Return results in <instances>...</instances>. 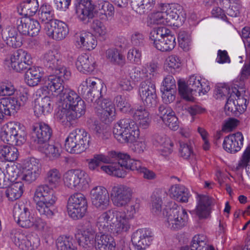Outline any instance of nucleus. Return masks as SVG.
Listing matches in <instances>:
<instances>
[{"mask_svg":"<svg viewBox=\"0 0 250 250\" xmlns=\"http://www.w3.org/2000/svg\"><path fill=\"white\" fill-rule=\"evenodd\" d=\"M56 101L60 108L55 116L62 123L75 120L85 113L84 102L75 91L70 88H65L56 99Z\"/></svg>","mask_w":250,"mask_h":250,"instance_id":"nucleus-1","label":"nucleus"},{"mask_svg":"<svg viewBox=\"0 0 250 250\" xmlns=\"http://www.w3.org/2000/svg\"><path fill=\"white\" fill-rule=\"evenodd\" d=\"M114 138L120 143H133L131 150L136 154L143 153L146 149L143 139H139L140 131L137 124L129 119L119 120L113 128Z\"/></svg>","mask_w":250,"mask_h":250,"instance_id":"nucleus-2","label":"nucleus"},{"mask_svg":"<svg viewBox=\"0 0 250 250\" xmlns=\"http://www.w3.org/2000/svg\"><path fill=\"white\" fill-rule=\"evenodd\" d=\"M182 8L175 3H160L158 11L150 17L151 23L179 26L184 21Z\"/></svg>","mask_w":250,"mask_h":250,"instance_id":"nucleus-3","label":"nucleus"},{"mask_svg":"<svg viewBox=\"0 0 250 250\" xmlns=\"http://www.w3.org/2000/svg\"><path fill=\"white\" fill-rule=\"evenodd\" d=\"M34 200L41 215L50 218L54 214V205L57 200L54 191L48 186L41 185L36 189Z\"/></svg>","mask_w":250,"mask_h":250,"instance_id":"nucleus-4","label":"nucleus"},{"mask_svg":"<svg viewBox=\"0 0 250 250\" xmlns=\"http://www.w3.org/2000/svg\"><path fill=\"white\" fill-rule=\"evenodd\" d=\"M179 92L184 99L192 101L194 92H198L199 95H205L210 90L208 82L199 76L192 75L187 81V85L184 82L178 83Z\"/></svg>","mask_w":250,"mask_h":250,"instance_id":"nucleus-5","label":"nucleus"},{"mask_svg":"<svg viewBox=\"0 0 250 250\" xmlns=\"http://www.w3.org/2000/svg\"><path fill=\"white\" fill-rule=\"evenodd\" d=\"M90 139V134L84 129H75L65 139V150L70 153H81L88 147Z\"/></svg>","mask_w":250,"mask_h":250,"instance_id":"nucleus-6","label":"nucleus"},{"mask_svg":"<svg viewBox=\"0 0 250 250\" xmlns=\"http://www.w3.org/2000/svg\"><path fill=\"white\" fill-rule=\"evenodd\" d=\"M117 217L116 209H111L101 213L97 218L96 226L99 231L114 235H122L124 232Z\"/></svg>","mask_w":250,"mask_h":250,"instance_id":"nucleus-7","label":"nucleus"},{"mask_svg":"<svg viewBox=\"0 0 250 250\" xmlns=\"http://www.w3.org/2000/svg\"><path fill=\"white\" fill-rule=\"evenodd\" d=\"M65 186L75 190H83L87 188L90 178L84 171L79 169H72L66 171L63 175Z\"/></svg>","mask_w":250,"mask_h":250,"instance_id":"nucleus-8","label":"nucleus"},{"mask_svg":"<svg viewBox=\"0 0 250 250\" xmlns=\"http://www.w3.org/2000/svg\"><path fill=\"white\" fill-rule=\"evenodd\" d=\"M188 221V213L183 208L174 204L171 208L166 209L164 223L169 229H180L187 225Z\"/></svg>","mask_w":250,"mask_h":250,"instance_id":"nucleus-9","label":"nucleus"},{"mask_svg":"<svg viewBox=\"0 0 250 250\" xmlns=\"http://www.w3.org/2000/svg\"><path fill=\"white\" fill-rule=\"evenodd\" d=\"M61 74L50 75L44 81V85L37 91V94H46L47 93L52 94V97L58 98L65 90L63 85L64 80H68L71 75L69 71V76L66 77Z\"/></svg>","mask_w":250,"mask_h":250,"instance_id":"nucleus-10","label":"nucleus"},{"mask_svg":"<svg viewBox=\"0 0 250 250\" xmlns=\"http://www.w3.org/2000/svg\"><path fill=\"white\" fill-rule=\"evenodd\" d=\"M87 200L81 193H75L68 199L67 212L69 216L74 220L83 218L87 213Z\"/></svg>","mask_w":250,"mask_h":250,"instance_id":"nucleus-11","label":"nucleus"},{"mask_svg":"<svg viewBox=\"0 0 250 250\" xmlns=\"http://www.w3.org/2000/svg\"><path fill=\"white\" fill-rule=\"evenodd\" d=\"M107 156L109 159V163L113 160L117 162L107 166H102L101 169L110 175L120 178L125 177L126 171L122 168L121 164L125 159H127L128 154L111 150L108 152Z\"/></svg>","mask_w":250,"mask_h":250,"instance_id":"nucleus-12","label":"nucleus"},{"mask_svg":"<svg viewBox=\"0 0 250 250\" xmlns=\"http://www.w3.org/2000/svg\"><path fill=\"white\" fill-rule=\"evenodd\" d=\"M32 63L31 55L22 49L18 50L4 60V64L17 72L26 69Z\"/></svg>","mask_w":250,"mask_h":250,"instance_id":"nucleus-13","label":"nucleus"},{"mask_svg":"<svg viewBox=\"0 0 250 250\" xmlns=\"http://www.w3.org/2000/svg\"><path fill=\"white\" fill-rule=\"evenodd\" d=\"M138 95L143 104L146 108L155 107L158 97L155 83L150 79L143 81L140 84Z\"/></svg>","mask_w":250,"mask_h":250,"instance_id":"nucleus-14","label":"nucleus"},{"mask_svg":"<svg viewBox=\"0 0 250 250\" xmlns=\"http://www.w3.org/2000/svg\"><path fill=\"white\" fill-rule=\"evenodd\" d=\"M104 86L103 82L95 77H89L83 81L79 87L81 94L86 93L85 98L93 102L102 96V90Z\"/></svg>","mask_w":250,"mask_h":250,"instance_id":"nucleus-15","label":"nucleus"},{"mask_svg":"<svg viewBox=\"0 0 250 250\" xmlns=\"http://www.w3.org/2000/svg\"><path fill=\"white\" fill-rule=\"evenodd\" d=\"M44 62L48 69L54 74H61L67 77L69 70L64 65L61 55L56 49L47 51L43 56Z\"/></svg>","mask_w":250,"mask_h":250,"instance_id":"nucleus-16","label":"nucleus"},{"mask_svg":"<svg viewBox=\"0 0 250 250\" xmlns=\"http://www.w3.org/2000/svg\"><path fill=\"white\" fill-rule=\"evenodd\" d=\"M132 195L131 188L124 185L113 187L110 192L112 204L117 208L126 207L131 201Z\"/></svg>","mask_w":250,"mask_h":250,"instance_id":"nucleus-17","label":"nucleus"},{"mask_svg":"<svg viewBox=\"0 0 250 250\" xmlns=\"http://www.w3.org/2000/svg\"><path fill=\"white\" fill-rule=\"evenodd\" d=\"M95 108L101 120L105 124H110L116 119L117 113L114 104L107 99L95 100Z\"/></svg>","mask_w":250,"mask_h":250,"instance_id":"nucleus-18","label":"nucleus"},{"mask_svg":"<svg viewBox=\"0 0 250 250\" xmlns=\"http://www.w3.org/2000/svg\"><path fill=\"white\" fill-rule=\"evenodd\" d=\"M13 216L19 225L25 228H32L35 217V215L30 212L27 206L21 202L14 206Z\"/></svg>","mask_w":250,"mask_h":250,"instance_id":"nucleus-19","label":"nucleus"},{"mask_svg":"<svg viewBox=\"0 0 250 250\" xmlns=\"http://www.w3.org/2000/svg\"><path fill=\"white\" fill-rule=\"evenodd\" d=\"M42 172V165L38 159L31 158L25 161L22 168V180L31 183L35 181Z\"/></svg>","mask_w":250,"mask_h":250,"instance_id":"nucleus-20","label":"nucleus"},{"mask_svg":"<svg viewBox=\"0 0 250 250\" xmlns=\"http://www.w3.org/2000/svg\"><path fill=\"white\" fill-rule=\"evenodd\" d=\"M12 239L15 245L22 250H33L40 245V238L34 233L26 234L16 231Z\"/></svg>","mask_w":250,"mask_h":250,"instance_id":"nucleus-21","label":"nucleus"},{"mask_svg":"<svg viewBox=\"0 0 250 250\" xmlns=\"http://www.w3.org/2000/svg\"><path fill=\"white\" fill-rule=\"evenodd\" d=\"M98 235L91 223L86 222L76 234L79 245L85 248L93 247L96 236Z\"/></svg>","mask_w":250,"mask_h":250,"instance_id":"nucleus-22","label":"nucleus"},{"mask_svg":"<svg viewBox=\"0 0 250 250\" xmlns=\"http://www.w3.org/2000/svg\"><path fill=\"white\" fill-rule=\"evenodd\" d=\"M90 197L93 206L98 209H107L110 204L107 190L102 186H96L90 191Z\"/></svg>","mask_w":250,"mask_h":250,"instance_id":"nucleus-23","label":"nucleus"},{"mask_svg":"<svg viewBox=\"0 0 250 250\" xmlns=\"http://www.w3.org/2000/svg\"><path fill=\"white\" fill-rule=\"evenodd\" d=\"M153 240L152 231L146 228L136 230L132 235L131 241L136 250H145Z\"/></svg>","mask_w":250,"mask_h":250,"instance_id":"nucleus-24","label":"nucleus"},{"mask_svg":"<svg viewBox=\"0 0 250 250\" xmlns=\"http://www.w3.org/2000/svg\"><path fill=\"white\" fill-rule=\"evenodd\" d=\"M139 209V204L135 203L130 206H127L125 210L116 209L117 217L119 220L124 233L129 231L131 228L130 220L135 217Z\"/></svg>","mask_w":250,"mask_h":250,"instance_id":"nucleus-25","label":"nucleus"},{"mask_svg":"<svg viewBox=\"0 0 250 250\" xmlns=\"http://www.w3.org/2000/svg\"><path fill=\"white\" fill-rule=\"evenodd\" d=\"M44 30L49 38L56 40H62L64 39L69 31L67 24L59 20H56L53 22L47 24L44 26Z\"/></svg>","mask_w":250,"mask_h":250,"instance_id":"nucleus-26","label":"nucleus"},{"mask_svg":"<svg viewBox=\"0 0 250 250\" xmlns=\"http://www.w3.org/2000/svg\"><path fill=\"white\" fill-rule=\"evenodd\" d=\"M17 29L23 35L35 36L38 34L41 26L39 21L29 17L21 18L17 21Z\"/></svg>","mask_w":250,"mask_h":250,"instance_id":"nucleus-27","label":"nucleus"},{"mask_svg":"<svg viewBox=\"0 0 250 250\" xmlns=\"http://www.w3.org/2000/svg\"><path fill=\"white\" fill-rule=\"evenodd\" d=\"M243 142L244 137L242 133L237 132L224 138L223 147L227 152L234 154L241 150L243 146Z\"/></svg>","mask_w":250,"mask_h":250,"instance_id":"nucleus-28","label":"nucleus"},{"mask_svg":"<svg viewBox=\"0 0 250 250\" xmlns=\"http://www.w3.org/2000/svg\"><path fill=\"white\" fill-rule=\"evenodd\" d=\"M51 135V129L44 123H36L32 126V136L37 146L47 143Z\"/></svg>","mask_w":250,"mask_h":250,"instance_id":"nucleus-29","label":"nucleus"},{"mask_svg":"<svg viewBox=\"0 0 250 250\" xmlns=\"http://www.w3.org/2000/svg\"><path fill=\"white\" fill-rule=\"evenodd\" d=\"M77 5L76 12L79 19L84 23L94 17V5L90 0H75Z\"/></svg>","mask_w":250,"mask_h":250,"instance_id":"nucleus-30","label":"nucleus"},{"mask_svg":"<svg viewBox=\"0 0 250 250\" xmlns=\"http://www.w3.org/2000/svg\"><path fill=\"white\" fill-rule=\"evenodd\" d=\"M56 101L55 97L45 96L35 100L34 105V113L37 117L50 113L53 108V105Z\"/></svg>","mask_w":250,"mask_h":250,"instance_id":"nucleus-31","label":"nucleus"},{"mask_svg":"<svg viewBox=\"0 0 250 250\" xmlns=\"http://www.w3.org/2000/svg\"><path fill=\"white\" fill-rule=\"evenodd\" d=\"M158 116L171 130H176L179 128L178 118L174 112L169 107L160 105L158 108Z\"/></svg>","mask_w":250,"mask_h":250,"instance_id":"nucleus-32","label":"nucleus"},{"mask_svg":"<svg viewBox=\"0 0 250 250\" xmlns=\"http://www.w3.org/2000/svg\"><path fill=\"white\" fill-rule=\"evenodd\" d=\"M196 200V214L200 218H207L210 212V206L212 203V199L207 195L197 194Z\"/></svg>","mask_w":250,"mask_h":250,"instance_id":"nucleus-33","label":"nucleus"},{"mask_svg":"<svg viewBox=\"0 0 250 250\" xmlns=\"http://www.w3.org/2000/svg\"><path fill=\"white\" fill-rule=\"evenodd\" d=\"M76 42L79 48L87 50L94 49L97 45V41L94 35L85 31L76 35Z\"/></svg>","mask_w":250,"mask_h":250,"instance_id":"nucleus-34","label":"nucleus"},{"mask_svg":"<svg viewBox=\"0 0 250 250\" xmlns=\"http://www.w3.org/2000/svg\"><path fill=\"white\" fill-rule=\"evenodd\" d=\"M16 97H9L0 99V110L6 116H11L20 109Z\"/></svg>","mask_w":250,"mask_h":250,"instance_id":"nucleus-35","label":"nucleus"},{"mask_svg":"<svg viewBox=\"0 0 250 250\" xmlns=\"http://www.w3.org/2000/svg\"><path fill=\"white\" fill-rule=\"evenodd\" d=\"M96 62L94 59L86 54L79 56L76 62L77 69L83 73L92 72L95 69Z\"/></svg>","mask_w":250,"mask_h":250,"instance_id":"nucleus-36","label":"nucleus"},{"mask_svg":"<svg viewBox=\"0 0 250 250\" xmlns=\"http://www.w3.org/2000/svg\"><path fill=\"white\" fill-rule=\"evenodd\" d=\"M116 242L113 237L108 234H99L96 236L95 247L96 250H115Z\"/></svg>","mask_w":250,"mask_h":250,"instance_id":"nucleus-37","label":"nucleus"},{"mask_svg":"<svg viewBox=\"0 0 250 250\" xmlns=\"http://www.w3.org/2000/svg\"><path fill=\"white\" fill-rule=\"evenodd\" d=\"M155 143L159 147V152L162 156H167L172 153L173 143L166 135L162 134L156 135Z\"/></svg>","mask_w":250,"mask_h":250,"instance_id":"nucleus-38","label":"nucleus"},{"mask_svg":"<svg viewBox=\"0 0 250 250\" xmlns=\"http://www.w3.org/2000/svg\"><path fill=\"white\" fill-rule=\"evenodd\" d=\"M169 193L170 196L174 199L184 203L187 202L190 196L188 190L185 186L181 185L172 186L169 190Z\"/></svg>","mask_w":250,"mask_h":250,"instance_id":"nucleus-39","label":"nucleus"},{"mask_svg":"<svg viewBox=\"0 0 250 250\" xmlns=\"http://www.w3.org/2000/svg\"><path fill=\"white\" fill-rule=\"evenodd\" d=\"M24 191V184L21 182L13 183L5 190V195L9 201L19 199Z\"/></svg>","mask_w":250,"mask_h":250,"instance_id":"nucleus-40","label":"nucleus"},{"mask_svg":"<svg viewBox=\"0 0 250 250\" xmlns=\"http://www.w3.org/2000/svg\"><path fill=\"white\" fill-rule=\"evenodd\" d=\"M42 77L40 68L32 66L26 71L24 75V81L28 85L35 86L41 82Z\"/></svg>","mask_w":250,"mask_h":250,"instance_id":"nucleus-41","label":"nucleus"},{"mask_svg":"<svg viewBox=\"0 0 250 250\" xmlns=\"http://www.w3.org/2000/svg\"><path fill=\"white\" fill-rule=\"evenodd\" d=\"M220 5L226 9L228 15L236 17L240 13V10L242 8L240 0H220Z\"/></svg>","mask_w":250,"mask_h":250,"instance_id":"nucleus-42","label":"nucleus"},{"mask_svg":"<svg viewBox=\"0 0 250 250\" xmlns=\"http://www.w3.org/2000/svg\"><path fill=\"white\" fill-rule=\"evenodd\" d=\"M134 119L143 129L147 128L150 125L151 119L149 112L144 107H140L133 113Z\"/></svg>","mask_w":250,"mask_h":250,"instance_id":"nucleus-43","label":"nucleus"},{"mask_svg":"<svg viewBox=\"0 0 250 250\" xmlns=\"http://www.w3.org/2000/svg\"><path fill=\"white\" fill-rule=\"evenodd\" d=\"M2 36L6 44L9 46L17 48L22 44L21 35L18 33L15 28H10L7 32H4Z\"/></svg>","mask_w":250,"mask_h":250,"instance_id":"nucleus-44","label":"nucleus"},{"mask_svg":"<svg viewBox=\"0 0 250 250\" xmlns=\"http://www.w3.org/2000/svg\"><path fill=\"white\" fill-rule=\"evenodd\" d=\"M176 38L169 32L167 35L163 38L158 43H155L154 47L158 50L167 52L171 51L176 45Z\"/></svg>","mask_w":250,"mask_h":250,"instance_id":"nucleus-45","label":"nucleus"},{"mask_svg":"<svg viewBox=\"0 0 250 250\" xmlns=\"http://www.w3.org/2000/svg\"><path fill=\"white\" fill-rule=\"evenodd\" d=\"M39 150L44 153L50 160L59 158L61 155V149L59 145L48 144L45 143L40 146H37Z\"/></svg>","mask_w":250,"mask_h":250,"instance_id":"nucleus-46","label":"nucleus"},{"mask_svg":"<svg viewBox=\"0 0 250 250\" xmlns=\"http://www.w3.org/2000/svg\"><path fill=\"white\" fill-rule=\"evenodd\" d=\"M125 72L126 74H128L129 78L133 80L134 82H138L144 79L145 80L149 79L148 78V71L146 70V67L140 68L130 66H125Z\"/></svg>","mask_w":250,"mask_h":250,"instance_id":"nucleus-47","label":"nucleus"},{"mask_svg":"<svg viewBox=\"0 0 250 250\" xmlns=\"http://www.w3.org/2000/svg\"><path fill=\"white\" fill-rule=\"evenodd\" d=\"M105 58L111 63L119 66L125 62V58L120 51L115 48H110L105 51Z\"/></svg>","mask_w":250,"mask_h":250,"instance_id":"nucleus-48","label":"nucleus"},{"mask_svg":"<svg viewBox=\"0 0 250 250\" xmlns=\"http://www.w3.org/2000/svg\"><path fill=\"white\" fill-rule=\"evenodd\" d=\"M94 36L100 41H104L108 36V30L105 25L99 20H94L91 25Z\"/></svg>","mask_w":250,"mask_h":250,"instance_id":"nucleus-49","label":"nucleus"},{"mask_svg":"<svg viewBox=\"0 0 250 250\" xmlns=\"http://www.w3.org/2000/svg\"><path fill=\"white\" fill-rule=\"evenodd\" d=\"M155 3V0H131L132 8L140 14L150 10Z\"/></svg>","mask_w":250,"mask_h":250,"instance_id":"nucleus-50","label":"nucleus"},{"mask_svg":"<svg viewBox=\"0 0 250 250\" xmlns=\"http://www.w3.org/2000/svg\"><path fill=\"white\" fill-rule=\"evenodd\" d=\"M62 175L60 170L56 168H52L46 171L45 180L51 188H57L61 183Z\"/></svg>","mask_w":250,"mask_h":250,"instance_id":"nucleus-51","label":"nucleus"},{"mask_svg":"<svg viewBox=\"0 0 250 250\" xmlns=\"http://www.w3.org/2000/svg\"><path fill=\"white\" fill-rule=\"evenodd\" d=\"M12 133V145L20 146L26 141V133L22 128V126L19 122H14Z\"/></svg>","mask_w":250,"mask_h":250,"instance_id":"nucleus-52","label":"nucleus"},{"mask_svg":"<svg viewBox=\"0 0 250 250\" xmlns=\"http://www.w3.org/2000/svg\"><path fill=\"white\" fill-rule=\"evenodd\" d=\"M38 8L37 0H25L21 4V14L27 17L32 16L37 12Z\"/></svg>","mask_w":250,"mask_h":250,"instance_id":"nucleus-53","label":"nucleus"},{"mask_svg":"<svg viewBox=\"0 0 250 250\" xmlns=\"http://www.w3.org/2000/svg\"><path fill=\"white\" fill-rule=\"evenodd\" d=\"M17 148L13 146H0V159L9 162L16 160L18 157Z\"/></svg>","mask_w":250,"mask_h":250,"instance_id":"nucleus-54","label":"nucleus"},{"mask_svg":"<svg viewBox=\"0 0 250 250\" xmlns=\"http://www.w3.org/2000/svg\"><path fill=\"white\" fill-rule=\"evenodd\" d=\"M244 91L245 90L243 88H241L240 89H238L235 86L232 88L231 97L233 96L236 102L237 111L239 112L244 111L247 108V100L243 97V94Z\"/></svg>","mask_w":250,"mask_h":250,"instance_id":"nucleus-55","label":"nucleus"},{"mask_svg":"<svg viewBox=\"0 0 250 250\" xmlns=\"http://www.w3.org/2000/svg\"><path fill=\"white\" fill-rule=\"evenodd\" d=\"M96 7L99 14L104 15L107 20L111 19L114 15V6L107 1L98 0L96 5Z\"/></svg>","mask_w":250,"mask_h":250,"instance_id":"nucleus-56","label":"nucleus"},{"mask_svg":"<svg viewBox=\"0 0 250 250\" xmlns=\"http://www.w3.org/2000/svg\"><path fill=\"white\" fill-rule=\"evenodd\" d=\"M40 12L39 19L44 23V26L56 21V20L54 19V11L50 5L43 4L41 7Z\"/></svg>","mask_w":250,"mask_h":250,"instance_id":"nucleus-57","label":"nucleus"},{"mask_svg":"<svg viewBox=\"0 0 250 250\" xmlns=\"http://www.w3.org/2000/svg\"><path fill=\"white\" fill-rule=\"evenodd\" d=\"M58 250H77L73 238L70 236H60L56 240Z\"/></svg>","mask_w":250,"mask_h":250,"instance_id":"nucleus-58","label":"nucleus"},{"mask_svg":"<svg viewBox=\"0 0 250 250\" xmlns=\"http://www.w3.org/2000/svg\"><path fill=\"white\" fill-rule=\"evenodd\" d=\"M181 65L180 58L175 55H171L167 58L164 63L165 70L171 73H174Z\"/></svg>","mask_w":250,"mask_h":250,"instance_id":"nucleus-59","label":"nucleus"},{"mask_svg":"<svg viewBox=\"0 0 250 250\" xmlns=\"http://www.w3.org/2000/svg\"><path fill=\"white\" fill-rule=\"evenodd\" d=\"M15 122H9L4 125L0 132V140L4 143L12 145V136L14 125Z\"/></svg>","mask_w":250,"mask_h":250,"instance_id":"nucleus-60","label":"nucleus"},{"mask_svg":"<svg viewBox=\"0 0 250 250\" xmlns=\"http://www.w3.org/2000/svg\"><path fill=\"white\" fill-rule=\"evenodd\" d=\"M171 31L166 27H158L153 28L150 33L149 39L154 46L163 38Z\"/></svg>","mask_w":250,"mask_h":250,"instance_id":"nucleus-61","label":"nucleus"},{"mask_svg":"<svg viewBox=\"0 0 250 250\" xmlns=\"http://www.w3.org/2000/svg\"><path fill=\"white\" fill-rule=\"evenodd\" d=\"M207 242V238L204 235H196L192 239L190 250H208Z\"/></svg>","mask_w":250,"mask_h":250,"instance_id":"nucleus-62","label":"nucleus"},{"mask_svg":"<svg viewBox=\"0 0 250 250\" xmlns=\"http://www.w3.org/2000/svg\"><path fill=\"white\" fill-rule=\"evenodd\" d=\"M119 85L123 90L125 91L132 90L135 85L134 81L129 78L128 74L125 73V67L121 70Z\"/></svg>","mask_w":250,"mask_h":250,"instance_id":"nucleus-63","label":"nucleus"},{"mask_svg":"<svg viewBox=\"0 0 250 250\" xmlns=\"http://www.w3.org/2000/svg\"><path fill=\"white\" fill-rule=\"evenodd\" d=\"M122 168L126 170L130 169L131 170H137L139 172L141 169L144 167L142 165L141 162L137 160L131 159L129 155H128L127 159H125L122 164H121Z\"/></svg>","mask_w":250,"mask_h":250,"instance_id":"nucleus-64","label":"nucleus"}]
</instances>
